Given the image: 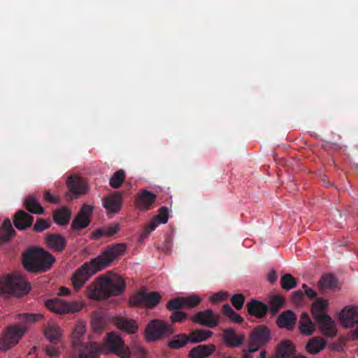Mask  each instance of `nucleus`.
<instances>
[{
    "label": "nucleus",
    "mask_w": 358,
    "mask_h": 358,
    "mask_svg": "<svg viewBox=\"0 0 358 358\" xmlns=\"http://www.w3.org/2000/svg\"><path fill=\"white\" fill-rule=\"evenodd\" d=\"M295 358H306L303 356H296Z\"/></svg>",
    "instance_id": "69168bd1"
},
{
    "label": "nucleus",
    "mask_w": 358,
    "mask_h": 358,
    "mask_svg": "<svg viewBox=\"0 0 358 358\" xmlns=\"http://www.w3.org/2000/svg\"><path fill=\"white\" fill-rule=\"evenodd\" d=\"M250 352H246L243 355L242 358H252V357L250 355Z\"/></svg>",
    "instance_id": "e2e57ef3"
},
{
    "label": "nucleus",
    "mask_w": 358,
    "mask_h": 358,
    "mask_svg": "<svg viewBox=\"0 0 358 358\" xmlns=\"http://www.w3.org/2000/svg\"><path fill=\"white\" fill-rule=\"evenodd\" d=\"M337 279L331 274H326L322 276L318 282V287L321 290L334 289L337 286Z\"/></svg>",
    "instance_id": "c9c22d12"
},
{
    "label": "nucleus",
    "mask_w": 358,
    "mask_h": 358,
    "mask_svg": "<svg viewBox=\"0 0 358 358\" xmlns=\"http://www.w3.org/2000/svg\"><path fill=\"white\" fill-rule=\"evenodd\" d=\"M231 302L234 308L239 310L244 305L245 296L242 294H235L231 296Z\"/></svg>",
    "instance_id": "49530a36"
},
{
    "label": "nucleus",
    "mask_w": 358,
    "mask_h": 358,
    "mask_svg": "<svg viewBox=\"0 0 358 358\" xmlns=\"http://www.w3.org/2000/svg\"><path fill=\"white\" fill-rule=\"evenodd\" d=\"M280 284L283 289L289 290L297 286V281L291 274L286 273L281 277Z\"/></svg>",
    "instance_id": "58836bf2"
},
{
    "label": "nucleus",
    "mask_w": 358,
    "mask_h": 358,
    "mask_svg": "<svg viewBox=\"0 0 358 358\" xmlns=\"http://www.w3.org/2000/svg\"><path fill=\"white\" fill-rule=\"evenodd\" d=\"M125 180V172L123 169H120L115 172L110 178L109 184L114 188H119Z\"/></svg>",
    "instance_id": "4c0bfd02"
},
{
    "label": "nucleus",
    "mask_w": 358,
    "mask_h": 358,
    "mask_svg": "<svg viewBox=\"0 0 358 358\" xmlns=\"http://www.w3.org/2000/svg\"><path fill=\"white\" fill-rule=\"evenodd\" d=\"M352 338L353 340H358V327L353 331Z\"/></svg>",
    "instance_id": "052dcab7"
},
{
    "label": "nucleus",
    "mask_w": 358,
    "mask_h": 358,
    "mask_svg": "<svg viewBox=\"0 0 358 358\" xmlns=\"http://www.w3.org/2000/svg\"><path fill=\"white\" fill-rule=\"evenodd\" d=\"M50 221L38 217L36 218V222L33 227V230L36 232H42L44 230L50 228Z\"/></svg>",
    "instance_id": "c03bdc74"
},
{
    "label": "nucleus",
    "mask_w": 358,
    "mask_h": 358,
    "mask_svg": "<svg viewBox=\"0 0 358 358\" xmlns=\"http://www.w3.org/2000/svg\"><path fill=\"white\" fill-rule=\"evenodd\" d=\"M187 319V315L183 311H173L170 315V320L173 323H182Z\"/></svg>",
    "instance_id": "de8ad7c7"
},
{
    "label": "nucleus",
    "mask_w": 358,
    "mask_h": 358,
    "mask_svg": "<svg viewBox=\"0 0 358 358\" xmlns=\"http://www.w3.org/2000/svg\"><path fill=\"white\" fill-rule=\"evenodd\" d=\"M268 280L271 282V283H273L276 281L278 277H277V275H276V273L275 271H271L268 274Z\"/></svg>",
    "instance_id": "4d7b16f0"
},
{
    "label": "nucleus",
    "mask_w": 358,
    "mask_h": 358,
    "mask_svg": "<svg viewBox=\"0 0 358 358\" xmlns=\"http://www.w3.org/2000/svg\"><path fill=\"white\" fill-rule=\"evenodd\" d=\"M92 326L95 331L101 332L106 326V320L101 315H96L92 320Z\"/></svg>",
    "instance_id": "a19ab883"
},
{
    "label": "nucleus",
    "mask_w": 358,
    "mask_h": 358,
    "mask_svg": "<svg viewBox=\"0 0 358 358\" xmlns=\"http://www.w3.org/2000/svg\"><path fill=\"white\" fill-rule=\"evenodd\" d=\"M145 332L148 341H157L163 336L173 334V330L172 327L165 322L160 320H154L148 324Z\"/></svg>",
    "instance_id": "9b49d317"
},
{
    "label": "nucleus",
    "mask_w": 358,
    "mask_h": 358,
    "mask_svg": "<svg viewBox=\"0 0 358 358\" xmlns=\"http://www.w3.org/2000/svg\"><path fill=\"white\" fill-rule=\"evenodd\" d=\"M305 294L310 299L315 298L317 296L316 292L314 289H310V288H308V289H306Z\"/></svg>",
    "instance_id": "13d9d810"
},
{
    "label": "nucleus",
    "mask_w": 358,
    "mask_h": 358,
    "mask_svg": "<svg viewBox=\"0 0 358 358\" xmlns=\"http://www.w3.org/2000/svg\"><path fill=\"white\" fill-rule=\"evenodd\" d=\"M45 336L52 343L58 344L62 341V332L57 324H50L45 329Z\"/></svg>",
    "instance_id": "c756f323"
},
{
    "label": "nucleus",
    "mask_w": 358,
    "mask_h": 358,
    "mask_svg": "<svg viewBox=\"0 0 358 358\" xmlns=\"http://www.w3.org/2000/svg\"><path fill=\"white\" fill-rule=\"evenodd\" d=\"M70 294V290L66 287H61L59 291V296H67Z\"/></svg>",
    "instance_id": "bf43d9fd"
},
{
    "label": "nucleus",
    "mask_w": 358,
    "mask_h": 358,
    "mask_svg": "<svg viewBox=\"0 0 358 358\" xmlns=\"http://www.w3.org/2000/svg\"><path fill=\"white\" fill-rule=\"evenodd\" d=\"M13 222L17 229L22 231L32 225L34 217L24 210H19L14 215Z\"/></svg>",
    "instance_id": "aec40b11"
},
{
    "label": "nucleus",
    "mask_w": 358,
    "mask_h": 358,
    "mask_svg": "<svg viewBox=\"0 0 358 358\" xmlns=\"http://www.w3.org/2000/svg\"><path fill=\"white\" fill-rule=\"evenodd\" d=\"M45 243L49 249L62 252L66 247V241L59 234H50L45 237Z\"/></svg>",
    "instance_id": "412c9836"
},
{
    "label": "nucleus",
    "mask_w": 358,
    "mask_h": 358,
    "mask_svg": "<svg viewBox=\"0 0 358 358\" xmlns=\"http://www.w3.org/2000/svg\"><path fill=\"white\" fill-rule=\"evenodd\" d=\"M154 218L159 224H166L169 220V210L167 207L162 206L159 210L158 215H155Z\"/></svg>",
    "instance_id": "a18cd8bd"
},
{
    "label": "nucleus",
    "mask_w": 358,
    "mask_h": 358,
    "mask_svg": "<svg viewBox=\"0 0 358 358\" xmlns=\"http://www.w3.org/2000/svg\"><path fill=\"white\" fill-rule=\"evenodd\" d=\"M191 320L194 323L209 328L216 327L220 322V316L215 314L210 308L197 312L191 317Z\"/></svg>",
    "instance_id": "ddd939ff"
},
{
    "label": "nucleus",
    "mask_w": 358,
    "mask_h": 358,
    "mask_svg": "<svg viewBox=\"0 0 358 358\" xmlns=\"http://www.w3.org/2000/svg\"><path fill=\"white\" fill-rule=\"evenodd\" d=\"M201 302V298L196 294L189 295L185 297L182 296L183 308H194Z\"/></svg>",
    "instance_id": "ea45409f"
},
{
    "label": "nucleus",
    "mask_w": 358,
    "mask_h": 358,
    "mask_svg": "<svg viewBox=\"0 0 358 358\" xmlns=\"http://www.w3.org/2000/svg\"><path fill=\"white\" fill-rule=\"evenodd\" d=\"M246 306L248 313L257 318L264 317L268 310V306L266 303L255 299H251Z\"/></svg>",
    "instance_id": "b1692460"
},
{
    "label": "nucleus",
    "mask_w": 358,
    "mask_h": 358,
    "mask_svg": "<svg viewBox=\"0 0 358 358\" xmlns=\"http://www.w3.org/2000/svg\"><path fill=\"white\" fill-rule=\"evenodd\" d=\"M295 347L291 341H282L277 345L275 358H295Z\"/></svg>",
    "instance_id": "4be33fe9"
},
{
    "label": "nucleus",
    "mask_w": 358,
    "mask_h": 358,
    "mask_svg": "<svg viewBox=\"0 0 358 358\" xmlns=\"http://www.w3.org/2000/svg\"><path fill=\"white\" fill-rule=\"evenodd\" d=\"M296 322V314L291 310H287L280 314L276 321L277 325L280 328H285L288 330L294 329Z\"/></svg>",
    "instance_id": "5701e85b"
},
{
    "label": "nucleus",
    "mask_w": 358,
    "mask_h": 358,
    "mask_svg": "<svg viewBox=\"0 0 358 358\" xmlns=\"http://www.w3.org/2000/svg\"><path fill=\"white\" fill-rule=\"evenodd\" d=\"M302 289L304 290V292H306V290L308 289V286L306 284H303L302 285Z\"/></svg>",
    "instance_id": "0e129e2a"
},
{
    "label": "nucleus",
    "mask_w": 358,
    "mask_h": 358,
    "mask_svg": "<svg viewBox=\"0 0 358 358\" xmlns=\"http://www.w3.org/2000/svg\"><path fill=\"white\" fill-rule=\"evenodd\" d=\"M190 343L189 336L185 334H178L168 342V346L171 349H179Z\"/></svg>",
    "instance_id": "72a5a7b5"
},
{
    "label": "nucleus",
    "mask_w": 358,
    "mask_h": 358,
    "mask_svg": "<svg viewBox=\"0 0 358 358\" xmlns=\"http://www.w3.org/2000/svg\"><path fill=\"white\" fill-rule=\"evenodd\" d=\"M103 206L108 213H117L122 208V195L120 192H115L102 199Z\"/></svg>",
    "instance_id": "dca6fc26"
},
{
    "label": "nucleus",
    "mask_w": 358,
    "mask_h": 358,
    "mask_svg": "<svg viewBox=\"0 0 358 358\" xmlns=\"http://www.w3.org/2000/svg\"><path fill=\"white\" fill-rule=\"evenodd\" d=\"M159 224V223H157V221L153 217L146 226L141 236L143 238L147 237L151 231H154L157 228Z\"/></svg>",
    "instance_id": "603ef678"
},
{
    "label": "nucleus",
    "mask_w": 358,
    "mask_h": 358,
    "mask_svg": "<svg viewBox=\"0 0 358 358\" xmlns=\"http://www.w3.org/2000/svg\"><path fill=\"white\" fill-rule=\"evenodd\" d=\"M29 289L27 280L19 274L0 277V295L21 296L27 294Z\"/></svg>",
    "instance_id": "423d86ee"
},
{
    "label": "nucleus",
    "mask_w": 358,
    "mask_h": 358,
    "mask_svg": "<svg viewBox=\"0 0 358 358\" xmlns=\"http://www.w3.org/2000/svg\"><path fill=\"white\" fill-rule=\"evenodd\" d=\"M166 308L168 310L178 311L183 308L182 296L171 299L166 303Z\"/></svg>",
    "instance_id": "79ce46f5"
},
{
    "label": "nucleus",
    "mask_w": 358,
    "mask_h": 358,
    "mask_svg": "<svg viewBox=\"0 0 358 358\" xmlns=\"http://www.w3.org/2000/svg\"><path fill=\"white\" fill-rule=\"evenodd\" d=\"M43 197L45 201L50 203H59L60 202V197L57 194H51L49 189L44 191Z\"/></svg>",
    "instance_id": "3c124183"
},
{
    "label": "nucleus",
    "mask_w": 358,
    "mask_h": 358,
    "mask_svg": "<svg viewBox=\"0 0 358 358\" xmlns=\"http://www.w3.org/2000/svg\"><path fill=\"white\" fill-rule=\"evenodd\" d=\"M271 341V332L264 325L257 326L251 332L248 340V352H254Z\"/></svg>",
    "instance_id": "6e6552de"
},
{
    "label": "nucleus",
    "mask_w": 358,
    "mask_h": 358,
    "mask_svg": "<svg viewBox=\"0 0 358 358\" xmlns=\"http://www.w3.org/2000/svg\"><path fill=\"white\" fill-rule=\"evenodd\" d=\"M260 358H266V352L265 350H262L260 352Z\"/></svg>",
    "instance_id": "680f3d73"
},
{
    "label": "nucleus",
    "mask_w": 358,
    "mask_h": 358,
    "mask_svg": "<svg viewBox=\"0 0 358 358\" xmlns=\"http://www.w3.org/2000/svg\"><path fill=\"white\" fill-rule=\"evenodd\" d=\"M106 344L109 348V352L121 358H130V351L125 345L122 338L115 332L107 334Z\"/></svg>",
    "instance_id": "f8f14e48"
},
{
    "label": "nucleus",
    "mask_w": 358,
    "mask_h": 358,
    "mask_svg": "<svg viewBox=\"0 0 358 358\" xmlns=\"http://www.w3.org/2000/svg\"><path fill=\"white\" fill-rule=\"evenodd\" d=\"M27 331L24 325L14 324L9 326L0 336V350H8L15 345Z\"/></svg>",
    "instance_id": "0eeeda50"
},
{
    "label": "nucleus",
    "mask_w": 358,
    "mask_h": 358,
    "mask_svg": "<svg viewBox=\"0 0 358 358\" xmlns=\"http://www.w3.org/2000/svg\"><path fill=\"white\" fill-rule=\"evenodd\" d=\"M342 325L350 328L358 323V307L346 306L339 315Z\"/></svg>",
    "instance_id": "6ab92c4d"
},
{
    "label": "nucleus",
    "mask_w": 358,
    "mask_h": 358,
    "mask_svg": "<svg viewBox=\"0 0 358 358\" xmlns=\"http://www.w3.org/2000/svg\"><path fill=\"white\" fill-rule=\"evenodd\" d=\"M268 304L273 315L276 314L285 304V299L280 295H273L270 297Z\"/></svg>",
    "instance_id": "e433bc0d"
},
{
    "label": "nucleus",
    "mask_w": 358,
    "mask_h": 358,
    "mask_svg": "<svg viewBox=\"0 0 358 358\" xmlns=\"http://www.w3.org/2000/svg\"><path fill=\"white\" fill-rule=\"evenodd\" d=\"M215 350V345L213 344L199 345L189 352V358H207Z\"/></svg>",
    "instance_id": "393cba45"
},
{
    "label": "nucleus",
    "mask_w": 358,
    "mask_h": 358,
    "mask_svg": "<svg viewBox=\"0 0 358 358\" xmlns=\"http://www.w3.org/2000/svg\"><path fill=\"white\" fill-rule=\"evenodd\" d=\"M222 339L228 347L238 348L243 345L245 337L243 334H237L233 329L227 328L223 331Z\"/></svg>",
    "instance_id": "a211bd4d"
},
{
    "label": "nucleus",
    "mask_w": 358,
    "mask_h": 358,
    "mask_svg": "<svg viewBox=\"0 0 358 358\" xmlns=\"http://www.w3.org/2000/svg\"><path fill=\"white\" fill-rule=\"evenodd\" d=\"M326 341L320 338L314 337L306 344V350L311 354H317L322 350L326 346Z\"/></svg>",
    "instance_id": "473e14b6"
},
{
    "label": "nucleus",
    "mask_w": 358,
    "mask_h": 358,
    "mask_svg": "<svg viewBox=\"0 0 358 358\" xmlns=\"http://www.w3.org/2000/svg\"><path fill=\"white\" fill-rule=\"evenodd\" d=\"M156 199L155 194L147 189H143L138 193L135 200V206L141 211H147L153 208Z\"/></svg>",
    "instance_id": "f3484780"
},
{
    "label": "nucleus",
    "mask_w": 358,
    "mask_h": 358,
    "mask_svg": "<svg viewBox=\"0 0 358 358\" xmlns=\"http://www.w3.org/2000/svg\"><path fill=\"white\" fill-rule=\"evenodd\" d=\"M226 358H234L233 356H228Z\"/></svg>",
    "instance_id": "338daca9"
},
{
    "label": "nucleus",
    "mask_w": 358,
    "mask_h": 358,
    "mask_svg": "<svg viewBox=\"0 0 358 358\" xmlns=\"http://www.w3.org/2000/svg\"><path fill=\"white\" fill-rule=\"evenodd\" d=\"M189 339L192 343H198L206 341L213 336V332L206 329H194L189 333Z\"/></svg>",
    "instance_id": "7c9ffc66"
},
{
    "label": "nucleus",
    "mask_w": 358,
    "mask_h": 358,
    "mask_svg": "<svg viewBox=\"0 0 358 358\" xmlns=\"http://www.w3.org/2000/svg\"><path fill=\"white\" fill-rule=\"evenodd\" d=\"M55 262V257L41 248H29L22 255L24 267L31 273L45 272Z\"/></svg>",
    "instance_id": "20e7f679"
},
{
    "label": "nucleus",
    "mask_w": 358,
    "mask_h": 358,
    "mask_svg": "<svg viewBox=\"0 0 358 358\" xmlns=\"http://www.w3.org/2000/svg\"><path fill=\"white\" fill-rule=\"evenodd\" d=\"M85 325L83 322H78L73 331L72 345L79 352V358H99L100 348L92 342L84 343L81 338L85 333Z\"/></svg>",
    "instance_id": "39448f33"
},
{
    "label": "nucleus",
    "mask_w": 358,
    "mask_h": 358,
    "mask_svg": "<svg viewBox=\"0 0 358 358\" xmlns=\"http://www.w3.org/2000/svg\"><path fill=\"white\" fill-rule=\"evenodd\" d=\"M92 211L93 208L90 205H83L78 213L72 221L71 228L73 230H80L87 227L90 223Z\"/></svg>",
    "instance_id": "2eb2a0df"
},
{
    "label": "nucleus",
    "mask_w": 358,
    "mask_h": 358,
    "mask_svg": "<svg viewBox=\"0 0 358 358\" xmlns=\"http://www.w3.org/2000/svg\"><path fill=\"white\" fill-rule=\"evenodd\" d=\"M114 323L117 327L128 334H134L138 330V326L134 320L124 317L114 318Z\"/></svg>",
    "instance_id": "bb28decb"
},
{
    "label": "nucleus",
    "mask_w": 358,
    "mask_h": 358,
    "mask_svg": "<svg viewBox=\"0 0 358 358\" xmlns=\"http://www.w3.org/2000/svg\"><path fill=\"white\" fill-rule=\"evenodd\" d=\"M71 215V211L69 208L62 206L54 210L52 219L57 224L65 226L69 223Z\"/></svg>",
    "instance_id": "a878e982"
},
{
    "label": "nucleus",
    "mask_w": 358,
    "mask_h": 358,
    "mask_svg": "<svg viewBox=\"0 0 358 358\" xmlns=\"http://www.w3.org/2000/svg\"><path fill=\"white\" fill-rule=\"evenodd\" d=\"M45 306L52 312L60 315L76 313L83 307V305L78 301H66L59 298L46 301Z\"/></svg>",
    "instance_id": "1a4fd4ad"
},
{
    "label": "nucleus",
    "mask_w": 358,
    "mask_h": 358,
    "mask_svg": "<svg viewBox=\"0 0 358 358\" xmlns=\"http://www.w3.org/2000/svg\"><path fill=\"white\" fill-rule=\"evenodd\" d=\"M43 318V315L40 313H24L18 315V320L28 324L34 323Z\"/></svg>",
    "instance_id": "37998d69"
},
{
    "label": "nucleus",
    "mask_w": 358,
    "mask_h": 358,
    "mask_svg": "<svg viewBox=\"0 0 358 358\" xmlns=\"http://www.w3.org/2000/svg\"><path fill=\"white\" fill-rule=\"evenodd\" d=\"M227 317H229L231 322L238 324L241 323L243 320V318L234 310L229 315H228Z\"/></svg>",
    "instance_id": "5fc2aeb1"
},
{
    "label": "nucleus",
    "mask_w": 358,
    "mask_h": 358,
    "mask_svg": "<svg viewBox=\"0 0 358 358\" xmlns=\"http://www.w3.org/2000/svg\"><path fill=\"white\" fill-rule=\"evenodd\" d=\"M126 248L125 243L113 244L100 255L84 263L72 275L71 280L74 288L79 289L93 275L109 266L113 261L124 254Z\"/></svg>",
    "instance_id": "f257e3e1"
},
{
    "label": "nucleus",
    "mask_w": 358,
    "mask_h": 358,
    "mask_svg": "<svg viewBox=\"0 0 358 358\" xmlns=\"http://www.w3.org/2000/svg\"><path fill=\"white\" fill-rule=\"evenodd\" d=\"M44 350L50 357H57L59 355V348L57 344L52 343L44 347Z\"/></svg>",
    "instance_id": "09e8293b"
},
{
    "label": "nucleus",
    "mask_w": 358,
    "mask_h": 358,
    "mask_svg": "<svg viewBox=\"0 0 358 358\" xmlns=\"http://www.w3.org/2000/svg\"><path fill=\"white\" fill-rule=\"evenodd\" d=\"M15 235V231L12 227L10 220L5 219L2 225L0 227V240L8 241L11 237Z\"/></svg>",
    "instance_id": "2f4dec72"
},
{
    "label": "nucleus",
    "mask_w": 358,
    "mask_h": 358,
    "mask_svg": "<svg viewBox=\"0 0 358 358\" xmlns=\"http://www.w3.org/2000/svg\"><path fill=\"white\" fill-rule=\"evenodd\" d=\"M304 299V294L301 289L296 290L292 293V302L296 306L302 304Z\"/></svg>",
    "instance_id": "8fccbe9b"
},
{
    "label": "nucleus",
    "mask_w": 358,
    "mask_h": 358,
    "mask_svg": "<svg viewBox=\"0 0 358 358\" xmlns=\"http://www.w3.org/2000/svg\"><path fill=\"white\" fill-rule=\"evenodd\" d=\"M125 282L120 276L110 278L101 275L96 278L87 288L86 295L95 300L106 299L121 295L125 289Z\"/></svg>",
    "instance_id": "f03ea898"
},
{
    "label": "nucleus",
    "mask_w": 358,
    "mask_h": 358,
    "mask_svg": "<svg viewBox=\"0 0 358 358\" xmlns=\"http://www.w3.org/2000/svg\"><path fill=\"white\" fill-rule=\"evenodd\" d=\"M328 308V301L319 298L313 303L310 312L320 333L325 337L333 338L337 335V327L335 321L327 313Z\"/></svg>",
    "instance_id": "7ed1b4c3"
},
{
    "label": "nucleus",
    "mask_w": 358,
    "mask_h": 358,
    "mask_svg": "<svg viewBox=\"0 0 358 358\" xmlns=\"http://www.w3.org/2000/svg\"><path fill=\"white\" fill-rule=\"evenodd\" d=\"M162 296L157 292H138L129 299V304L134 306H144L153 309L160 302Z\"/></svg>",
    "instance_id": "9d476101"
},
{
    "label": "nucleus",
    "mask_w": 358,
    "mask_h": 358,
    "mask_svg": "<svg viewBox=\"0 0 358 358\" xmlns=\"http://www.w3.org/2000/svg\"><path fill=\"white\" fill-rule=\"evenodd\" d=\"M234 310L229 303L224 304L222 307V313L227 317H228V315H229Z\"/></svg>",
    "instance_id": "6e6d98bb"
},
{
    "label": "nucleus",
    "mask_w": 358,
    "mask_h": 358,
    "mask_svg": "<svg viewBox=\"0 0 358 358\" xmlns=\"http://www.w3.org/2000/svg\"><path fill=\"white\" fill-rule=\"evenodd\" d=\"M23 206L31 213L36 215H43L44 213V208L33 194H29L24 199Z\"/></svg>",
    "instance_id": "cd10ccee"
},
{
    "label": "nucleus",
    "mask_w": 358,
    "mask_h": 358,
    "mask_svg": "<svg viewBox=\"0 0 358 358\" xmlns=\"http://www.w3.org/2000/svg\"><path fill=\"white\" fill-rule=\"evenodd\" d=\"M229 294L227 292H219L213 294L210 300L213 303L220 302L227 299Z\"/></svg>",
    "instance_id": "864d4df0"
},
{
    "label": "nucleus",
    "mask_w": 358,
    "mask_h": 358,
    "mask_svg": "<svg viewBox=\"0 0 358 358\" xmlns=\"http://www.w3.org/2000/svg\"><path fill=\"white\" fill-rule=\"evenodd\" d=\"M67 187L69 192L66 194V200H71L77 198L78 195L84 194L87 192V185L84 180L78 176H70L66 180Z\"/></svg>",
    "instance_id": "4468645a"
},
{
    "label": "nucleus",
    "mask_w": 358,
    "mask_h": 358,
    "mask_svg": "<svg viewBox=\"0 0 358 358\" xmlns=\"http://www.w3.org/2000/svg\"><path fill=\"white\" fill-rule=\"evenodd\" d=\"M120 230L119 224H114L103 228L98 229L93 232V236L95 238H99L102 236H112Z\"/></svg>",
    "instance_id": "f704fd0d"
},
{
    "label": "nucleus",
    "mask_w": 358,
    "mask_h": 358,
    "mask_svg": "<svg viewBox=\"0 0 358 358\" xmlns=\"http://www.w3.org/2000/svg\"><path fill=\"white\" fill-rule=\"evenodd\" d=\"M299 331L304 335H312L315 331V325L311 321L308 314L306 312L302 313L299 320Z\"/></svg>",
    "instance_id": "c85d7f7f"
}]
</instances>
